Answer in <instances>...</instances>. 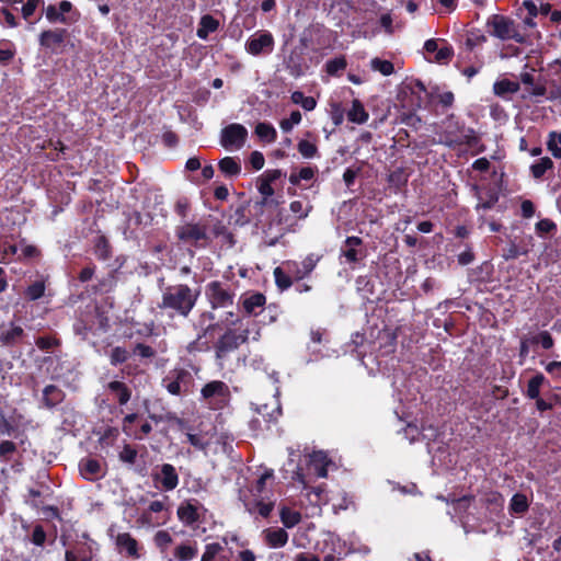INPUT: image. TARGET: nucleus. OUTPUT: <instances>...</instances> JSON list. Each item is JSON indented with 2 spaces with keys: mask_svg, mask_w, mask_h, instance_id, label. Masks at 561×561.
<instances>
[{
  "mask_svg": "<svg viewBox=\"0 0 561 561\" xmlns=\"http://www.w3.org/2000/svg\"><path fill=\"white\" fill-rule=\"evenodd\" d=\"M274 472L272 469H266L256 480V482L249 490L250 496L241 495L245 508L249 513H257L262 517H268L274 508V501L272 500V484Z\"/></svg>",
  "mask_w": 561,
  "mask_h": 561,
  "instance_id": "obj_1",
  "label": "nucleus"
},
{
  "mask_svg": "<svg viewBox=\"0 0 561 561\" xmlns=\"http://www.w3.org/2000/svg\"><path fill=\"white\" fill-rule=\"evenodd\" d=\"M198 297L199 291L186 284L172 285L163 290L158 307L186 318L195 307Z\"/></svg>",
  "mask_w": 561,
  "mask_h": 561,
  "instance_id": "obj_2",
  "label": "nucleus"
},
{
  "mask_svg": "<svg viewBox=\"0 0 561 561\" xmlns=\"http://www.w3.org/2000/svg\"><path fill=\"white\" fill-rule=\"evenodd\" d=\"M251 334L253 341H257L261 335L260 328L254 321H248L244 328H239V332L238 330H227L216 344L217 357L221 358L227 353L238 348L250 339Z\"/></svg>",
  "mask_w": 561,
  "mask_h": 561,
  "instance_id": "obj_3",
  "label": "nucleus"
},
{
  "mask_svg": "<svg viewBox=\"0 0 561 561\" xmlns=\"http://www.w3.org/2000/svg\"><path fill=\"white\" fill-rule=\"evenodd\" d=\"M486 26L491 35L502 41L514 39L518 43L524 42V37L516 30L514 22L503 15L494 14L490 16Z\"/></svg>",
  "mask_w": 561,
  "mask_h": 561,
  "instance_id": "obj_4",
  "label": "nucleus"
},
{
  "mask_svg": "<svg viewBox=\"0 0 561 561\" xmlns=\"http://www.w3.org/2000/svg\"><path fill=\"white\" fill-rule=\"evenodd\" d=\"M193 383L192 374L184 368L170 370L162 379L163 388L173 396L185 394Z\"/></svg>",
  "mask_w": 561,
  "mask_h": 561,
  "instance_id": "obj_5",
  "label": "nucleus"
},
{
  "mask_svg": "<svg viewBox=\"0 0 561 561\" xmlns=\"http://www.w3.org/2000/svg\"><path fill=\"white\" fill-rule=\"evenodd\" d=\"M248 138V130L241 124H230L221 130L220 145L228 150L241 149Z\"/></svg>",
  "mask_w": 561,
  "mask_h": 561,
  "instance_id": "obj_6",
  "label": "nucleus"
},
{
  "mask_svg": "<svg viewBox=\"0 0 561 561\" xmlns=\"http://www.w3.org/2000/svg\"><path fill=\"white\" fill-rule=\"evenodd\" d=\"M202 398L213 408H220L229 399V387L220 380L206 383L202 391Z\"/></svg>",
  "mask_w": 561,
  "mask_h": 561,
  "instance_id": "obj_7",
  "label": "nucleus"
},
{
  "mask_svg": "<svg viewBox=\"0 0 561 561\" xmlns=\"http://www.w3.org/2000/svg\"><path fill=\"white\" fill-rule=\"evenodd\" d=\"M274 37L267 31H257L245 42V50L252 56L271 54L274 49Z\"/></svg>",
  "mask_w": 561,
  "mask_h": 561,
  "instance_id": "obj_8",
  "label": "nucleus"
},
{
  "mask_svg": "<svg viewBox=\"0 0 561 561\" xmlns=\"http://www.w3.org/2000/svg\"><path fill=\"white\" fill-rule=\"evenodd\" d=\"M205 293L214 309L226 308L233 304V294L220 282L207 284Z\"/></svg>",
  "mask_w": 561,
  "mask_h": 561,
  "instance_id": "obj_9",
  "label": "nucleus"
},
{
  "mask_svg": "<svg viewBox=\"0 0 561 561\" xmlns=\"http://www.w3.org/2000/svg\"><path fill=\"white\" fill-rule=\"evenodd\" d=\"M72 11V4L70 1L64 0L59 3L58 7L56 5H48L46 8V19L51 23H64V24H70L72 22H76L78 20L79 14L72 13L71 15H66L68 13H71Z\"/></svg>",
  "mask_w": 561,
  "mask_h": 561,
  "instance_id": "obj_10",
  "label": "nucleus"
},
{
  "mask_svg": "<svg viewBox=\"0 0 561 561\" xmlns=\"http://www.w3.org/2000/svg\"><path fill=\"white\" fill-rule=\"evenodd\" d=\"M78 467L81 477L88 481H98L106 473L105 466L100 460L91 457L82 458Z\"/></svg>",
  "mask_w": 561,
  "mask_h": 561,
  "instance_id": "obj_11",
  "label": "nucleus"
},
{
  "mask_svg": "<svg viewBox=\"0 0 561 561\" xmlns=\"http://www.w3.org/2000/svg\"><path fill=\"white\" fill-rule=\"evenodd\" d=\"M334 463L324 451H314L309 456L308 476L313 473L317 478H325Z\"/></svg>",
  "mask_w": 561,
  "mask_h": 561,
  "instance_id": "obj_12",
  "label": "nucleus"
},
{
  "mask_svg": "<svg viewBox=\"0 0 561 561\" xmlns=\"http://www.w3.org/2000/svg\"><path fill=\"white\" fill-rule=\"evenodd\" d=\"M153 480L161 485L164 491H172L179 484V476L175 468L170 463L161 466L160 471L152 474Z\"/></svg>",
  "mask_w": 561,
  "mask_h": 561,
  "instance_id": "obj_13",
  "label": "nucleus"
},
{
  "mask_svg": "<svg viewBox=\"0 0 561 561\" xmlns=\"http://www.w3.org/2000/svg\"><path fill=\"white\" fill-rule=\"evenodd\" d=\"M115 545L121 554L131 559L140 558V547L138 541L128 533L118 534L115 538Z\"/></svg>",
  "mask_w": 561,
  "mask_h": 561,
  "instance_id": "obj_14",
  "label": "nucleus"
},
{
  "mask_svg": "<svg viewBox=\"0 0 561 561\" xmlns=\"http://www.w3.org/2000/svg\"><path fill=\"white\" fill-rule=\"evenodd\" d=\"M178 237L184 241L197 244L207 239L206 228L198 224H185L176 230Z\"/></svg>",
  "mask_w": 561,
  "mask_h": 561,
  "instance_id": "obj_15",
  "label": "nucleus"
},
{
  "mask_svg": "<svg viewBox=\"0 0 561 561\" xmlns=\"http://www.w3.org/2000/svg\"><path fill=\"white\" fill-rule=\"evenodd\" d=\"M363 241L358 237H347L341 248V255L345 257L347 263H356L363 257L360 249Z\"/></svg>",
  "mask_w": 561,
  "mask_h": 561,
  "instance_id": "obj_16",
  "label": "nucleus"
},
{
  "mask_svg": "<svg viewBox=\"0 0 561 561\" xmlns=\"http://www.w3.org/2000/svg\"><path fill=\"white\" fill-rule=\"evenodd\" d=\"M317 261V259L310 255L300 263L296 261H288L284 264V266L288 273L294 275L295 278L301 279L312 272Z\"/></svg>",
  "mask_w": 561,
  "mask_h": 561,
  "instance_id": "obj_17",
  "label": "nucleus"
},
{
  "mask_svg": "<svg viewBox=\"0 0 561 561\" xmlns=\"http://www.w3.org/2000/svg\"><path fill=\"white\" fill-rule=\"evenodd\" d=\"M67 31L64 28L44 31L39 35V45L48 49H55L64 43Z\"/></svg>",
  "mask_w": 561,
  "mask_h": 561,
  "instance_id": "obj_18",
  "label": "nucleus"
},
{
  "mask_svg": "<svg viewBox=\"0 0 561 561\" xmlns=\"http://www.w3.org/2000/svg\"><path fill=\"white\" fill-rule=\"evenodd\" d=\"M264 541L271 548H282L288 541V534L283 528H267L263 531Z\"/></svg>",
  "mask_w": 561,
  "mask_h": 561,
  "instance_id": "obj_19",
  "label": "nucleus"
},
{
  "mask_svg": "<svg viewBox=\"0 0 561 561\" xmlns=\"http://www.w3.org/2000/svg\"><path fill=\"white\" fill-rule=\"evenodd\" d=\"M219 21L210 14H205L201 18L196 35L201 39H207L210 33L219 28Z\"/></svg>",
  "mask_w": 561,
  "mask_h": 561,
  "instance_id": "obj_20",
  "label": "nucleus"
},
{
  "mask_svg": "<svg viewBox=\"0 0 561 561\" xmlns=\"http://www.w3.org/2000/svg\"><path fill=\"white\" fill-rule=\"evenodd\" d=\"M219 170L226 176H236L241 173V163L238 158L225 157L219 161Z\"/></svg>",
  "mask_w": 561,
  "mask_h": 561,
  "instance_id": "obj_21",
  "label": "nucleus"
},
{
  "mask_svg": "<svg viewBox=\"0 0 561 561\" xmlns=\"http://www.w3.org/2000/svg\"><path fill=\"white\" fill-rule=\"evenodd\" d=\"M368 113L359 100H354L352 107L347 112V118L355 124H364L368 121Z\"/></svg>",
  "mask_w": 561,
  "mask_h": 561,
  "instance_id": "obj_22",
  "label": "nucleus"
},
{
  "mask_svg": "<svg viewBox=\"0 0 561 561\" xmlns=\"http://www.w3.org/2000/svg\"><path fill=\"white\" fill-rule=\"evenodd\" d=\"M265 296L260 293L252 294L243 299V309L248 314H256L257 309L263 308L265 305Z\"/></svg>",
  "mask_w": 561,
  "mask_h": 561,
  "instance_id": "obj_23",
  "label": "nucleus"
},
{
  "mask_svg": "<svg viewBox=\"0 0 561 561\" xmlns=\"http://www.w3.org/2000/svg\"><path fill=\"white\" fill-rule=\"evenodd\" d=\"M178 516L183 523L187 525L195 523L198 519L196 505L191 502L181 504L178 508Z\"/></svg>",
  "mask_w": 561,
  "mask_h": 561,
  "instance_id": "obj_24",
  "label": "nucleus"
},
{
  "mask_svg": "<svg viewBox=\"0 0 561 561\" xmlns=\"http://www.w3.org/2000/svg\"><path fill=\"white\" fill-rule=\"evenodd\" d=\"M254 133L260 138V140L267 144L274 142L277 138V131L274 126L265 122L259 123L255 126Z\"/></svg>",
  "mask_w": 561,
  "mask_h": 561,
  "instance_id": "obj_25",
  "label": "nucleus"
},
{
  "mask_svg": "<svg viewBox=\"0 0 561 561\" xmlns=\"http://www.w3.org/2000/svg\"><path fill=\"white\" fill-rule=\"evenodd\" d=\"M165 508L164 503L162 501H152L148 508L144 512L142 518L146 523L152 526H158L164 522V519H154L153 514H158L163 512Z\"/></svg>",
  "mask_w": 561,
  "mask_h": 561,
  "instance_id": "obj_26",
  "label": "nucleus"
},
{
  "mask_svg": "<svg viewBox=\"0 0 561 561\" xmlns=\"http://www.w3.org/2000/svg\"><path fill=\"white\" fill-rule=\"evenodd\" d=\"M108 389L116 397L119 404H126L129 401L130 391L125 383L117 380L111 381Z\"/></svg>",
  "mask_w": 561,
  "mask_h": 561,
  "instance_id": "obj_27",
  "label": "nucleus"
},
{
  "mask_svg": "<svg viewBox=\"0 0 561 561\" xmlns=\"http://www.w3.org/2000/svg\"><path fill=\"white\" fill-rule=\"evenodd\" d=\"M62 400V392L56 386H46L43 390V401L47 408H53Z\"/></svg>",
  "mask_w": 561,
  "mask_h": 561,
  "instance_id": "obj_28",
  "label": "nucleus"
},
{
  "mask_svg": "<svg viewBox=\"0 0 561 561\" xmlns=\"http://www.w3.org/2000/svg\"><path fill=\"white\" fill-rule=\"evenodd\" d=\"M546 382V377L542 374H537L529 379L526 390V396L529 399L540 398V388Z\"/></svg>",
  "mask_w": 561,
  "mask_h": 561,
  "instance_id": "obj_29",
  "label": "nucleus"
},
{
  "mask_svg": "<svg viewBox=\"0 0 561 561\" xmlns=\"http://www.w3.org/2000/svg\"><path fill=\"white\" fill-rule=\"evenodd\" d=\"M553 168V161L549 157L540 158L530 165V173L535 179H541L542 175Z\"/></svg>",
  "mask_w": 561,
  "mask_h": 561,
  "instance_id": "obj_30",
  "label": "nucleus"
},
{
  "mask_svg": "<svg viewBox=\"0 0 561 561\" xmlns=\"http://www.w3.org/2000/svg\"><path fill=\"white\" fill-rule=\"evenodd\" d=\"M518 90L519 84L507 79L496 81L493 85V91L499 96H504L510 93H516Z\"/></svg>",
  "mask_w": 561,
  "mask_h": 561,
  "instance_id": "obj_31",
  "label": "nucleus"
},
{
  "mask_svg": "<svg viewBox=\"0 0 561 561\" xmlns=\"http://www.w3.org/2000/svg\"><path fill=\"white\" fill-rule=\"evenodd\" d=\"M294 104L300 105L305 111H312L317 106V101L312 96H306L301 91H295L290 95Z\"/></svg>",
  "mask_w": 561,
  "mask_h": 561,
  "instance_id": "obj_32",
  "label": "nucleus"
},
{
  "mask_svg": "<svg viewBox=\"0 0 561 561\" xmlns=\"http://www.w3.org/2000/svg\"><path fill=\"white\" fill-rule=\"evenodd\" d=\"M290 211L298 218L305 219L308 217L309 213L312 209V205L308 199L305 201H293L289 204Z\"/></svg>",
  "mask_w": 561,
  "mask_h": 561,
  "instance_id": "obj_33",
  "label": "nucleus"
},
{
  "mask_svg": "<svg viewBox=\"0 0 561 561\" xmlns=\"http://www.w3.org/2000/svg\"><path fill=\"white\" fill-rule=\"evenodd\" d=\"M317 169L311 167L301 168L298 172H293L289 176V182L293 185H298L301 181H311L316 176Z\"/></svg>",
  "mask_w": 561,
  "mask_h": 561,
  "instance_id": "obj_34",
  "label": "nucleus"
},
{
  "mask_svg": "<svg viewBox=\"0 0 561 561\" xmlns=\"http://www.w3.org/2000/svg\"><path fill=\"white\" fill-rule=\"evenodd\" d=\"M280 520L286 528H293L301 520V515L297 511H293L288 507L280 510Z\"/></svg>",
  "mask_w": 561,
  "mask_h": 561,
  "instance_id": "obj_35",
  "label": "nucleus"
},
{
  "mask_svg": "<svg viewBox=\"0 0 561 561\" xmlns=\"http://www.w3.org/2000/svg\"><path fill=\"white\" fill-rule=\"evenodd\" d=\"M547 148L554 158L561 159V131H551L549 134Z\"/></svg>",
  "mask_w": 561,
  "mask_h": 561,
  "instance_id": "obj_36",
  "label": "nucleus"
},
{
  "mask_svg": "<svg viewBox=\"0 0 561 561\" xmlns=\"http://www.w3.org/2000/svg\"><path fill=\"white\" fill-rule=\"evenodd\" d=\"M197 548L188 545H181L175 548L174 557L179 561H190L197 556Z\"/></svg>",
  "mask_w": 561,
  "mask_h": 561,
  "instance_id": "obj_37",
  "label": "nucleus"
},
{
  "mask_svg": "<svg viewBox=\"0 0 561 561\" xmlns=\"http://www.w3.org/2000/svg\"><path fill=\"white\" fill-rule=\"evenodd\" d=\"M301 119V113L299 111H294L290 113L288 118H284L279 122V127L284 133H289L296 125L300 124Z\"/></svg>",
  "mask_w": 561,
  "mask_h": 561,
  "instance_id": "obj_38",
  "label": "nucleus"
},
{
  "mask_svg": "<svg viewBox=\"0 0 561 561\" xmlns=\"http://www.w3.org/2000/svg\"><path fill=\"white\" fill-rule=\"evenodd\" d=\"M298 152L305 159H312L318 154V148L313 142L302 139L297 145Z\"/></svg>",
  "mask_w": 561,
  "mask_h": 561,
  "instance_id": "obj_39",
  "label": "nucleus"
},
{
  "mask_svg": "<svg viewBox=\"0 0 561 561\" xmlns=\"http://www.w3.org/2000/svg\"><path fill=\"white\" fill-rule=\"evenodd\" d=\"M371 69L375 71H379L383 76H390L393 71V65L389 60H383L380 58H374L370 61Z\"/></svg>",
  "mask_w": 561,
  "mask_h": 561,
  "instance_id": "obj_40",
  "label": "nucleus"
},
{
  "mask_svg": "<svg viewBox=\"0 0 561 561\" xmlns=\"http://www.w3.org/2000/svg\"><path fill=\"white\" fill-rule=\"evenodd\" d=\"M510 507L514 513H524L528 508L527 497L524 494L516 493L511 500Z\"/></svg>",
  "mask_w": 561,
  "mask_h": 561,
  "instance_id": "obj_41",
  "label": "nucleus"
},
{
  "mask_svg": "<svg viewBox=\"0 0 561 561\" xmlns=\"http://www.w3.org/2000/svg\"><path fill=\"white\" fill-rule=\"evenodd\" d=\"M274 277L276 285L282 289H287L291 286L290 276L284 271L283 267H276L274 270Z\"/></svg>",
  "mask_w": 561,
  "mask_h": 561,
  "instance_id": "obj_42",
  "label": "nucleus"
},
{
  "mask_svg": "<svg viewBox=\"0 0 561 561\" xmlns=\"http://www.w3.org/2000/svg\"><path fill=\"white\" fill-rule=\"evenodd\" d=\"M256 410L264 417H267V421L276 420L277 416L280 414V407L277 400H274V407L272 408L271 411H268L267 404H263L259 407Z\"/></svg>",
  "mask_w": 561,
  "mask_h": 561,
  "instance_id": "obj_43",
  "label": "nucleus"
},
{
  "mask_svg": "<svg viewBox=\"0 0 561 561\" xmlns=\"http://www.w3.org/2000/svg\"><path fill=\"white\" fill-rule=\"evenodd\" d=\"M222 550V546L218 542L206 545L205 551L202 556V561H214L216 556Z\"/></svg>",
  "mask_w": 561,
  "mask_h": 561,
  "instance_id": "obj_44",
  "label": "nucleus"
},
{
  "mask_svg": "<svg viewBox=\"0 0 561 561\" xmlns=\"http://www.w3.org/2000/svg\"><path fill=\"white\" fill-rule=\"evenodd\" d=\"M45 285L43 282H35L26 289V295L31 300H36L44 295Z\"/></svg>",
  "mask_w": 561,
  "mask_h": 561,
  "instance_id": "obj_45",
  "label": "nucleus"
},
{
  "mask_svg": "<svg viewBox=\"0 0 561 561\" xmlns=\"http://www.w3.org/2000/svg\"><path fill=\"white\" fill-rule=\"evenodd\" d=\"M325 67H327L328 73L335 75L339 71L345 69L346 61L344 58H335V59L329 60L327 62Z\"/></svg>",
  "mask_w": 561,
  "mask_h": 561,
  "instance_id": "obj_46",
  "label": "nucleus"
},
{
  "mask_svg": "<svg viewBox=\"0 0 561 561\" xmlns=\"http://www.w3.org/2000/svg\"><path fill=\"white\" fill-rule=\"evenodd\" d=\"M557 230V225L550 219H541L536 224V231L539 234L549 233Z\"/></svg>",
  "mask_w": 561,
  "mask_h": 561,
  "instance_id": "obj_47",
  "label": "nucleus"
},
{
  "mask_svg": "<svg viewBox=\"0 0 561 561\" xmlns=\"http://www.w3.org/2000/svg\"><path fill=\"white\" fill-rule=\"evenodd\" d=\"M110 357H111V363L113 365H117V364L126 362V359L128 357V353L123 347H115L112 350Z\"/></svg>",
  "mask_w": 561,
  "mask_h": 561,
  "instance_id": "obj_48",
  "label": "nucleus"
},
{
  "mask_svg": "<svg viewBox=\"0 0 561 561\" xmlns=\"http://www.w3.org/2000/svg\"><path fill=\"white\" fill-rule=\"evenodd\" d=\"M454 55L453 48L449 46H444L438 48L436 55H435V61L444 64L451 59Z\"/></svg>",
  "mask_w": 561,
  "mask_h": 561,
  "instance_id": "obj_49",
  "label": "nucleus"
},
{
  "mask_svg": "<svg viewBox=\"0 0 561 561\" xmlns=\"http://www.w3.org/2000/svg\"><path fill=\"white\" fill-rule=\"evenodd\" d=\"M257 190L260 194L264 197V199L274 195V188L272 187V183L266 181L262 176L257 183Z\"/></svg>",
  "mask_w": 561,
  "mask_h": 561,
  "instance_id": "obj_50",
  "label": "nucleus"
},
{
  "mask_svg": "<svg viewBox=\"0 0 561 561\" xmlns=\"http://www.w3.org/2000/svg\"><path fill=\"white\" fill-rule=\"evenodd\" d=\"M534 340L546 350H549L553 346V339L547 331L540 332Z\"/></svg>",
  "mask_w": 561,
  "mask_h": 561,
  "instance_id": "obj_51",
  "label": "nucleus"
},
{
  "mask_svg": "<svg viewBox=\"0 0 561 561\" xmlns=\"http://www.w3.org/2000/svg\"><path fill=\"white\" fill-rule=\"evenodd\" d=\"M46 540V533L41 525L34 527L32 533V542L42 547Z\"/></svg>",
  "mask_w": 561,
  "mask_h": 561,
  "instance_id": "obj_52",
  "label": "nucleus"
},
{
  "mask_svg": "<svg viewBox=\"0 0 561 561\" xmlns=\"http://www.w3.org/2000/svg\"><path fill=\"white\" fill-rule=\"evenodd\" d=\"M136 457L137 451L128 445H126L119 454L121 460L127 463H134Z\"/></svg>",
  "mask_w": 561,
  "mask_h": 561,
  "instance_id": "obj_53",
  "label": "nucleus"
},
{
  "mask_svg": "<svg viewBox=\"0 0 561 561\" xmlns=\"http://www.w3.org/2000/svg\"><path fill=\"white\" fill-rule=\"evenodd\" d=\"M42 0H27L26 3L22 7V14L25 20L30 19Z\"/></svg>",
  "mask_w": 561,
  "mask_h": 561,
  "instance_id": "obj_54",
  "label": "nucleus"
},
{
  "mask_svg": "<svg viewBox=\"0 0 561 561\" xmlns=\"http://www.w3.org/2000/svg\"><path fill=\"white\" fill-rule=\"evenodd\" d=\"M421 432L416 425L408 424V426L403 430V436L410 443H413L419 439Z\"/></svg>",
  "mask_w": 561,
  "mask_h": 561,
  "instance_id": "obj_55",
  "label": "nucleus"
},
{
  "mask_svg": "<svg viewBox=\"0 0 561 561\" xmlns=\"http://www.w3.org/2000/svg\"><path fill=\"white\" fill-rule=\"evenodd\" d=\"M545 369L553 378L561 381V362H550L545 365Z\"/></svg>",
  "mask_w": 561,
  "mask_h": 561,
  "instance_id": "obj_56",
  "label": "nucleus"
},
{
  "mask_svg": "<svg viewBox=\"0 0 561 561\" xmlns=\"http://www.w3.org/2000/svg\"><path fill=\"white\" fill-rule=\"evenodd\" d=\"M66 561H90V557L85 552L67 550L65 554Z\"/></svg>",
  "mask_w": 561,
  "mask_h": 561,
  "instance_id": "obj_57",
  "label": "nucleus"
},
{
  "mask_svg": "<svg viewBox=\"0 0 561 561\" xmlns=\"http://www.w3.org/2000/svg\"><path fill=\"white\" fill-rule=\"evenodd\" d=\"M250 163L254 170H261L265 163L263 153H261L260 151H253L250 154Z\"/></svg>",
  "mask_w": 561,
  "mask_h": 561,
  "instance_id": "obj_58",
  "label": "nucleus"
},
{
  "mask_svg": "<svg viewBox=\"0 0 561 561\" xmlns=\"http://www.w3.org/2000/svg\"><path fill=\"white\" fill-rule=\"evenodd\" d=\"M154 541L159 547H167L168 545L171 543L172 538L168 531L160 530L156 534Z\"/></svg>",
  "mask_w": 561,
  "mask_h": 561,
  "instance_id": "obj_59",
  "label": "nucleus"
},
{
  "mask_svg": "<svg viewBox=\"0 0 561 561\" xmlns=\"http://www.w3.org/2000/svg\"><path fill=\"white\" fill-rule=\"evenodd\" d=\"M188 443L197 449H205L208 446V442L204 440L196 434H187Z\"/></svg>",
  "mask_w": 561,
  "mask_h": 561,
  "instance_id": "obj_60",
  "label": "nucleus"
},
{
  "mask_svg": "<svg viewBox=\"0 0 561 561\" xmlns=\"http://www.w3.org/2000/svg\"><path fill=\"white\" fill-rule=\"evenodd\" d=\"M526 254V251H520L516 244L512 243L510 247L505 250L503 256L505 260H513L517 259L519 255Z\"/></svg>",
  "mask_w": 561,
  "mask_h": 561,
  "instance_id": "obj_61",
  "label": "nucleus"
},
{
  "mask_svg": "<svg viewBox=\"0 0 561 561\" xmlns=\"http://www.w3.org/2000/svg\"><path fill=\"white\" fill-rule=\"evenodd\" d=\"M135 351L139 356H141L144 358H149L154 355L153 348L150 347L149 345H145V344H137Z\"/></svg>",
  "mask_w": 561,
  "mask_h": 561,
  "instance_id": "obj_62",
  "label": "nucleus"
},
{
  "mask_svg": "<svg viewBox=\"0 0 561 561\" xmlns=\"http://www.w3.org/2000/svg\"><path fill=\"white\" fill-rule=\"evenodd\" d=\"M14 450H15V444L13 442L3 440L0 444V456L1 457H7L8 455L13 454Z\"/></svg>",
  "mask_w": 561,
  "mask_h": 561,
  "instance_id": "obj_63",
  "label": "nucleus"
},
{
  "mask_svg": "<svg viewBox=\"0 0 561 561\" xmlns=\"http://www.w3.org/2000/svg\"><path fill=\"white\" fill-rule=\"evenodd\" d=\"M380 25L387 33L391 34L393 32L392 16L390 13H385L380 16Z\"/></svg>",
  "mask_w": 561,
  "mask_h": 561,
  "instance_id": "obj_64",
  "label": "nucleus"
}]
</instances>
